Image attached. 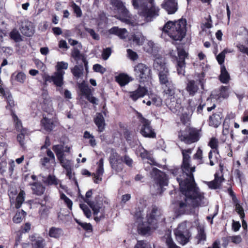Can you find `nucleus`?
Returning a JSON list of instances; mask_svg holds the SVG:
<instances>
[{"instance_id": "nucleus-46", "label": "nucleus", "mask_w": 248, "mask_h": 248, "mask_svg": "<svg viewBox=\"0 0 248 248\" xmlns=\"http://www.w3.org/2000/svg\"><path fill=\"white\" fill-rule=\"evenodd\" d=\"M213 153H214V152L212 151V150H210L208 153V158L210 161L209 165L211 166H213L216 163H217L218 161V158L217 155V154H215L214 156Z\"/></svg>"}, {"instance_id": "nucleus-19", "label": "nucleus", "mask_w": 248, "mask_h": 248, "mask_svg": "<svg viewBox=\"0 0 248 248\" xmlns=\"http://www.w3.org/2000/svg\"><path fill=\"white\" fill-rule=\"evenodd\" d=\"M199 88L193 79L189 80L186 84V90L190 96H194L198 92Z\"/></svg>"}, {"instance_id": "nucleus-8", "label": "nucleus", "mask_w": 248, "mask_h": 248, "mask_svg": "<svg viewBox=\"0 0 248 248\" xmlns=\"http://www.w3.org/2000/svg\"><path fill=\"white\" fill-rule=\"evenodd\" d=\"M138 118L140 122V133L144 138L155 139L156 133L151 125V122L144 118L141 113L138 112Z\"/></svg>"}, {"instance_id": "nucleus-23", "label": "nucleus", "mask_w": 248, "mask_h": 248, "mask_svg": "<svg viewBox=\"0 0 248 248\" xmlns=\"http://www.w3.org/2000/svg\"><path fill=\"white\" fill-rule=\"evenodd\" d=\"M30 185L33 193L37 195H42L45 191L46 188L41 182H33Z\"/></svg>"}, {"instance_id": "nucleus-16", "label": "nucleus", "mask_w": 248, "mask_h": 248, "mask_svg": "<svg viewBox=\"0 0 248 248\" xmlns=\"http://www.w3.org/2000/svg\"><path fill=\"white\" fill-rule=\"evenodd\" d=\"M223 118V113L221 111L213 112V114L209 117L207 120L208 125L210 126L217 128L221 124L222 119Z\"/></svg>"}, {"instance_id": "nucleus-56", "label": "nucleus", "mask_w": 248, "mask_h": 248, "mask_svg": "<svg viewBox=\"0 0 248 248\" xmlns=\"http://www.w3.org/2000/svg\"><path fill=\"white\" fill-rule=\"evenodd\" d=\"M80 207L84 212L85 216L87 218H90L92 216V213L90 209L89 208L88 206L84 203L80 204Z\"/></svg>"}, {"instance_id": "nucleus-15", "label": "nucleus", "mask_w": 248, "mask_h": 248, "mask_svg": "<svg viewBox=\"0 0 248 248\" xmlns=\"http://www.w3.org/2000/svg\"><path fill=\"white\" fill-rule=\"evenodd\" d=\"M161 7L164 9L169 15L175 14L178 9V4L177 0H164L161 4Z\"/></svg>"}, {"instance_id": "nucleus-25", "label": "nucleus", "mask_w": 248, "mask_h": 248, "mask_svg": "<svg viewBox=\"0 0 248 248\" xmlns=\"http://www.w3.org/2000/svg\"><path fill=\"white\" fill-rule=\"evenodd\" d=\"M108 32L110 34L118 36L121 39H124L127 30L124 28L120 29L118 27H113L108 30Z\"/></svg>"}, {"instance_id": "nucleus-43", "label": "nucleus", "mask_w": 248, "mask_h": 248, "mask_svg": "<svg viewBox=\"0 0 248 248\" xmlns=\"http://www.w3.org/2000/svg\"><path fill=\"white\" fill-rule=\"evenodd\" d=\"M133 7L136 9L141 10L147 3L144 0H132Z\"/></svg>"}, {"instance_id": "nucleus-61", "label": "nucleus", "mask_w": 248, "mask_h": 248, "mask_svg": "<svg viewBox=\"0 0 248 248\" xmlns=\"http://www.w3.org/2000/svg\"><path fill=\"white\" fill-rule=\"evenodd\" d=\"M181 123L184 125H186L190 122V118L186 112L182 113L180 117Z\"/></svg>"}, {"instance_id": "nucleus-52", "label": "nucleus", "mask_w": 248, "mask_h": 248, "mask_svg": "<svg viewBox=\"0 0 248 248\" xmlns=\"http://www.w3.org/2000/svg\"><path fill=\"white\" fill-rule=\"evenodd\" d=\"M26 131L24 130H22L20 133L18 134L17 136V140L19 142L21 147H24V140Z\"/></svg>"}, {"instance_id": "nucleus-44", "label": "nucleus", "mask_w": 248, "mask_h": 248, "mask_svg": "<svg viewBox=\"0 0 248 248\" xmlns=\"http://www.w3.org/2000/svg\"><path fill=\"white\" fill-rule=\"evenodd\" d=\"M122 14L124 17L120 18V19L123 22L132 26H134L135 25V20L133 19L129 16H128V12L126 14Z\"/></svg>"}, {"instance_id": "nucleus-50", "label": "nucleus", "mask_w": 248, "mask_h": 248, "mask_svg": "<svg viewBox=\"0 0 248 248\" xmlns=\"http://www.w3.org/2000/svg\"><path fill=\"white\" fill-rule=\"evenodd\" d=\"M228 91V88L227 87L221 86L220 88V93L218 94V98H227L229 95Z\"/></svg>"}, {"instance_id": "nucleus-4", "label": "nucleus", "mask_w": 248, "mask_h": 248, "mask_svg": "<svg viewBox=\"0 0 248 248\" xmlns=\"http://www.w3.org/2000/svg\"><path fill=\"white\" fill-rule=\"evenodd\" d=\"M162 215L161 211L155 205H152L149 213L146 215V222H142L138 226V233L142 235L150 234L152 229H156L157 228L158 220Z\"/></svg>"}, {"instance_id": "nucleus-48", "label": "nucleus", "mask_w": 248, "mask_h": 248, "mask_svg": "<svg viewBox=\"0 0 248 248\" xmlns=\"http://www.w3.org/2000/svg\"><path fill=\"white\" fill-rule=\"evenodd\" d=\"M60 198L61 199L64 201V202L66 205L67 208L71 210L73 206L72 201L63 193L61 194Z\"/></svg>"}, {"instance_id": "nucleus-17", "label": "nucleus", "mask_w": 248, "mask_h": 248, "mask_svg": "<svg viewBox=\"0 0 248 248\" xmlns=\"http://www.w3.org/2000/svg\"><path fill=\"white\" fill-rule=\"evenodd\" d=\"M148 93V91L147 87L139 85L135 91L129 92V97L133 101H136L139 98L144 97Z\"/></svg>"}, {"instance_id": "nucleus-13", "label": "nucleus", "mask_w": 248, "mask_h": 248, "mask_svg": "<svg viewBox=\"0 0 248 248\" xmlns=\"http://www.w3.org/2000/svg\"><path fill=\"white\" fill-rule=\"evenodd\" d=\"M63 76L64 75L55 72L53 76L45 75L43 76V80L45 84H46L47 82H52L56 87H62L64 84Z\"/></svg>"}, {"instance_id": "nucleus-30", "label": "nucleus", "mask_w": 248, "mask_h": 248, "mask_svg": "<svg viewBox=\"0 0 248 248\" xmlns=\"http://www.w3.org/2000/svg\"><path fill=\"white\" fill-rule=\"evenodd\" d=\"M71 73L74 77L79 78L83 75L84 68L82 64L75 65L71 69Z\"/></svg>"}, {"instance_id": "nucleus-59", "label": "nucleus", "mask_w": 248, "mask_h": 248, "mask_svg": "<svg viewBox=\"0 0 248 248\" xmlns=\"http://www.w3.org/2000/svg\"><path fill=\"white\" fill-rule=\"evenodd\" d=\"M74 13L76 15L77 17H80L82 16V11L79 6L73 2L72 4Z\"/></svg>"}, {"instance_id": "nucleus-3", "label": "nucleus", "mask_w": 248, "mask_h": 248, "mask_svg": "<svg viewBox=\"0 0 248 248\" xmlns=\"http://www.w3.org/2000/svg\"><path fill=\"white\" fill-rule=\"evenodd\" d=\"M187 21L182 18L177 21H168L163 26L162 31L174 41H182L187 31Z\"/></svg>"}, {"instance_id": "nucleus-7", "label": "nucleus", "mask_w": 248, "mask_h": 248, "mask_svg": "<svg viewBox=\"0 0 248 248\" xmlns=\"http://www.w3.org/2000/svg\"><path fill=\"white\" fill-rule=\"evenodd\" d=\"M52 149L55 152L61 166L66 170V176L69 179H71L72 177L71 163L70 160L64 158L63 145L62 144L54 145L52 146Z\"/></svg>"}, {"instance_id": "nucleus-31", "label": "nucleus", "mask_w": 248, "mask_h": 248, "mask_svg": "<svg viewBox=\"0 0 248 248\" xmlns=\"http://www.w3.org/2000/svg\"><path fill=\"white\" fill-rule=\"evenodd\" d=\"M9 37L11 40L15 42H20L23 41L22 36L19 31L16 28L13 29L9 33Z\"/></svg>"}, {"instance_id": "nucleus-45", "label": "nucleus", "mask_w": 248, "mask_h": 248, "mask_svg": "<svg viewBox=\"0 0 248 248\" xmlns=\"http://www.w3.org/2000/svg\"><path fill=\"white\" fill-rule=\"evenodd\" d=\"M98 167L96 169V172L95 173H93V174H95L98 176H102L104 173V159L103 158H101L99 162L97 163Z\"/></svg>"}, {"instance_id": "nucleus-41", "label": "nucleus", "mask_w": 248, "mask_h": 248, "mask_svg": "<svg viewBox=\"0 0 248 248\" xmlns=\"http://www.w3.org/2000/svg\"><path fill=\"white\" fill-rule=\"evenodd\" d=\"M186 62H182L177 60V73L179 75H185V68H186Z\"/></svg>"}, {"instance_id": "nucleus-55", "label": "nucleus", "mask_w": 248, "mask_h": 248, "mask_svg": "<svg viewBox=\"0 0 248 248\" xmlns=\"http://www.w3.org/2000/svg\"><path fill=\"white\" fill-rule=\"evenodd\" d=\"M26 78V76L23 72H18L15 78V80L20 83H24Z\"/></svg>"}, {"instance_id": "nucleus-58", "label": "nucleus", "mask_w": 248, "mask_h": 248, "mask_svg": "<svg viewBox=\"0 0 248 248\" xmlns=\"http://www.w3.org/2000/svg\"><path fill=\"white\" fill-rule=\"evenodd\" d=\"M221 183V181H220L219 182H217V178H216V179H214V180H213L212 181L208 182L207 184L208 187L210 188L213 189H217L219 187Z\"/></svg>"}, {"instance_id": "nucleus-29", "label": "nucleus", "mask_w": 248, "mask_h": 248, "mask_svg": "<svg viewBox=\"0 0 248 248\" xmlns=\"http://www.w3.org/2000/svg\"><path fill=\"white\" fill-rule=\"evenodd\" d=\"M116 81L119 83L120 86H124L129 82V77L125 74H120L116 77Z\"/></svg>"}, {"instance_id": "nucleus-39", "label": "nucleus", "mask_w": 248, "mask_h": 248, "mask_svg": "<svg viewBox=\"0 0 248 248\" xmlns=\"http://www.w3.org/2000/svg\"><path fill=\"white\" fill-rule=\"evenodd\" d=\"M198 240V243H200L202 241H205L206 239V235L203 227H200L198 229V234L196 236Z\"/></svg>"}, {"instance_id": "nucleus-38", "label": "nucleus", "mask_w": 248, "mask_h": 248, "mask_svg": "<svg viewBox=\"0 0 248 248\" xmlns=\"http://www.w3.org/2000/svg\"><path fill=\"white\" fill-rule=\"evenodd\" d=\"M62 232V230L61 228L52 227L49 229V235L51 237L58 238L60 237Z\"/></svg>"}, {"instance_id": "nucleus-35", "label": "nucleus", "mask_w": 248, "mask_h": 248, "mask_svg": "<svg viewBox=\"0 0 248 248\" xmlns=\"http://www.w3.org/2000/svg\"><path fill=\"white\" fill-rule=\"evenodd\" d=\"M68 67V63L66 62L62 61L58 62L55 66L56 71L55 72L57 73H60L62 75H64L65 72L63 70H66Z\"/></svg>"}, {"instance_id": "nucleus-51", "label": "nucleus", "mask_w": 248, "mask_h": 248, "mask_svg": "<svg viewBox=\"0 0 248 248\" xmlns=\"http://www.w3.org/2000/svg\"><path fill=\"white\" fill-rule=\"evenodd\" d=\"M76 222L86 231L91 232L93 231V227L91 223L86 222L83 223L78 219H76Z\"/></svg>"}, {"instance_id": "nucleus-47", "label": "nucleus", "mask_w": 248, "mask_h": 248, "mask_svg": "<svg viewBox=\"0 0 248 248\" xmlns=\"http://www.w3.org/2000/svg\"><path fill=\"white\" fill-rule=\"evenodd\" d=\"M178 59V61L185 62V59L188 56V53L184 48H177Z\"/></svg>"}, {"instance_id": "nucleus-49", "label": "nucleus", "mask_w": 248, "mask_h": 248, "mask_svg": "<svg viewBox=\"0 0 248 248\" xmlns=\"http://www.w3.org/2000/svg\"><path fill=\"white\" fill-rule=\"evenodd\" d=\"M227 52V50L225 49L216 57L217 60L218 64L220 65V66L225 65L224 62L225 58V54Z\"/></svg>"}, {"instance_id": "nucleus-37", "label": "nucleus", "mask_w": 248, "mask_h": 248, "mask_svg": "<svg viewBox=\"0 0 248 248\" xmlns=\"http://www.w3.org/2000/svg\"><path fill=\"white\" fill-rule=\"evenodd\" d=\"M32 248H44L45 246V240L41 237L37 239L31 240Z\"/></svg>"}, {"instance_id": "nucleus-14", "label": "nucleus", "mask_w": 248, "mask_h": 248, "mask_svg": "<svg viewBox=\"0 0 248 248\" xmlns=\"http://www.w3.org/2000/svg\"><path fill=\"white\" fill-rule=\"evenodd\" d=\"M48 200L47 196L44 197L43 200L36 199L32 201V203H38L41 205L39 209V214L41 218H46L47 217L49 214V209L46 205V202Z\"/></svg>"}, {"instance_id": "nucleus-33", "label": "nucleus", "mask_w": 248, "mask_h": 248, "mask_svg": "<svg viewBox=\"0 0 248 248\" xmlns=\"http://www.w3.org/2000/svg\"><path fill=\"white\" fill-rule=\"evenodd\" d=\"M196 81L198 82V84L200 85L201 88L202 90H204V85L206 83V79L205 78V73L202 71L196 75Z\"/></svg>"}, {"instance_id": "nucleus-28", "label": "nucleus", "mask_w": 248, "mask_h": 248, "mask_svg": "<svg viewBox=\"0 0 248 248\" xmlns=\"http://www.w3.org/2000/svg\"><path fill=\"white\" fill-rule=\"evenodd\" d=\"M26 194L23 190H20L16 199L15 208L19 209L24 202Z\"/></svg>"}, {"instance_id": "nucleus-63", "label": "nucleus", "mask_w": 248, "mask_h": 248, "mask_svg": "<svg viewBox=\"0 0 248 248\" xmlns=\"http://www.w3.org/2000/svg\"><path fill=\"white\" fill-rule=\"evenodd\" d=\"M85 30L90 34L93 39L96 40H99L100 37L99 35L95 32L94 30L89 28H85Z\"/></svg>"}, {"instance_id": "nucleus-62", "label": "nucleus", "mask_w": 248, "mask_h": 248, "mask_svg": "<svg viewBox=\"0 0 248 248\" xmlns=\"http://www.w3.org/2000/svg\"><path fill=\"white\" fill-rule=\"evenodd\" d=\"M132 132L125 128L123 131V135L127 141H130L132 140Z\"/></svg>"}, {"instance_id": "nucleus-42", "label": "nucleus", "mask_w": 248, "mask_h": 248, "mask_svg": "<svg viewBox=\"0 0 248 248\" xmlns=\"http://www.w3.org/2000/svg\"><path fill=\"white\" fill-rule=\"evenodd\" d=\"M78 88L81 93L84 94L85 97L86 95H89V94L91 93V89L88 88V85L84 81L79 84Z\"/></svg>"}, {"instance_id": "nucleus-27", "label": "nucleus", "mask_w": 248, "mask_h": 248, "mask_svg": "<svg viewBox=\"0 0 248 248\" xmlns=\"http://www.w3.org/2000/svg\"><path fill=\"white\" fill-rule=\"evenodd\" d=\"M208 145L211 148V150L214 152L215 154L219 155V141L216 137H212L208 143Z\"/></svg>"}, {"instance_id": "nucleus-64", "label": "nucleus", "mask_w": 248, "mask_h": 248, "mask_svg": "<svg viewBox=\"0 0 248 248\" xmlns=\"http://www.w3.org/2000/svg\"><path fill=\"white\" fill-rule=\"evenodd\" d=\"M134 248H150V247L144 241L138 240Z\"/></svg>"}, {"instance_id": "nucleus-5", "label": "nucleus", "mask_w": 248, "mask_h": 248, "mask_svg": "<svg viewBox=\"0 0 248 248\" xmlns=\"http://www.w3.org/2000/svg\"><path fill=\"white\" fill-rule=\"evenodd\" d=\"M201 130L193 127L186 126L184 130L178 132L179 140L189 145L198 141L201 137Z\"/></svg>"}, {"instance_id": "nucleus-11", "label": "nucleus", "mask_w": 248, "mask_h": 248, "mask_svg": "<svg viewBox=\"0 0 248 248\" xmlns=\"http://www.w3.org/2000/svg\"><path fill=\"white\" fill-rule=\"evenodd\" d=\"M122 156L112 150L109 157V162L111 168L116 172H121L124 169Z\"/></svg>"}, {"instance_id": "nucleus-20", "label": "nucleus", "mask_w": 248, "mask_h": 248, "mask_svg": "<svg viewBox=\"0 0 248 248\" xmlns=\"http://www.w3.org/2000/svg\"><path fill=\"white\" fill-rule=\"evenodd\" d=\"M94 123L97 127V131L102 132L105 128V121L103 115L101 113H97L96 117L94 118Z\"/></svg>"}, {"instance_id": "nucleus-22", "label": "nucleus", "mask_w": 248, "mask_h": 248, "mask_svg": "<svg viewBox=\"0 0 248 248\" xmlns=\"http://www.w3.org/2000/svg\"><path fill=\"white\" fill-rule=\"evenodd\" d=\"M71 56L76 61L81 60L85 67L86 68L88 65V62L85 55L83 54H81L80 51L76 47H74L71 52Z\"/></svg>"}, {"instance_id": "nucleus-12", "label": "nucleus", "mask_w": 248, "mask_h": 248, "mask_svg": "<svg viewBox=\"0 0 248 248\" xmlns=\"http://www.w3.org/2000/svg\"><path fill=\"white\" fill-rule=\"evenodd\" d=\"M152 174L154 176L155 183L160 188L168 186L169 180L165 172L156 168H154L152 170Z\"/></svg>"}, {"instance_id": "nucleus-32", "label": "nucleus", "mask_w": 248, "mask_h": 248, "mask_svg": "<svg viewBox=\"0 0 248 248\" xmlns=\"http://www.w3.org/2000/svg\"><path fill=\"white\" fill-rule=\"evenodd\" d=\"M27 215V213L23 210L17 211L13 218V221L15 223H20Z\"/></svg>"}, {"instance_id": "nucleus-2", "label": "nucleus", "mask_w": 248, "mask_h": 248, "mask_svg": "<svg viewBox=\"0 0 248 248\" xmlns=\"http://www.w3.org/2000/svg\"><path fill=\"white\" fill-rule=\"evenodd\" d=\"M155 69L157 72L159 84L162 90V94L166 97V103L170 108L173 107V104L171 103L175 102V94L176 87L170 76V70L166 63L163 61H159L154 64Z\"/></svg>"}, {"instance_id": "nucleus-36", "label": "nucleus", "mask_w": 248, "mask_h": 248, "mask_svg": "<svg viewBox=\"0 0 248 248\" xmlns=\"http://www.w3.org/2000/svg\"><path fill=\"white\" fill-rule=\"evenodd\" d=\"M86 203L93 211V215H97L100 212V210L101 209L100 204L97 202H95L94 201H88L86 202Z\"/></svg>"}, {"instance_id": "nucleus-6", "label": "nucleus", "mask_w": 248, "mask_h": 248, "mask_svg": "<svg viewBox=\"0 0 248 248\" xmlns=\"http://www.w3.org/2000/svg\"><path fill=\"white\" fill-rule=\"evenodd\" d=\"M136 78L144 84H148L152 79V70L150 67L142 63H139L134 67Z\"/></svg>"}, {"instance_id": "nucleus-24", "label": "nucleus", "mask_w": 248, "mask_h": 248, "mask_svg": "<svg viewBox=\"0 0 248 248\" xmlns=\"http://www.w3.org/2000/svg\"><path fill=\"white\" fill-rule=\"evenodd\" d=\"M132 40L137 45L141 46L144 42L145 38L141 32L137 31L132 34Z\"/></svg>"}, {"instance_id": "nucleus-40", "label": "nucleus", "mask_w": 248, "mask_h": 248, "mask_svg": "<svg viewBox=\"0 0 248 248\" xmlns=\"http://www.w3.org/2000/svg\"><path fill=\"white\" fill-rule=\"evenodd\" d=\"M193 159L197 160L198 164H202L204 163L203 160V152L200 147H199L196 153L193 155Z\"/></svg>"}, {"instance_id": "nucleus-1", "label": "nucleus", "mask_w": 248, "mask_h": 248, "mask_svg": "<svg viewBox=\"0 0 248 248\" xmlns=\"http://www.w3.org/2000/svg\"><path fill=\"white\" fill-rule=\"evenodd\" d=\"M193 149H182L183 160L181 164L182 174L177 176L176 179L180 186V191L185 196L184 201H179L178 206L183 209L187 206L194 208L204 206L205 198L204 193L201 192L195 181L193 173L196 167L190 164V154Z\"/></svg>"}, {"instance_id": "nucleus-21", "label": "nucleus", "mask_w": 248, "mask_h": 248, "mask_svg": "<svg viewBox=\"0 0 248 248\" xmlns=\"http://www.w3.org/2000/svg\"><path fill=\"white\" fill-rule=\"evenodd\" d=\"M110 4L114 9L120 12L122 14H126L128 10L121 0H109Z\"/></svg>"}, {"instance_id": "nucleus-60", "label": "nucleus", "mask_w": 248, "mask_h": 248, "mask_svg": "<svg viewBox=\"0 0 248 248\" xmlns=\"http://www.w3.org/2000/svg\"><path fill=\"white\" fill-rule=\"evenodd\" d=\"M166 244L168 247V248H177V246L173 241L170 235L167 236L166 240Z\"/></svg>"}, {"instance_id": "nucleus-18", "label": "nucleus", "mask_w": 248, "mask_h": 248, "mask_svg": "<svg viewBox=\"0 0 248 248\" xmlns=\"http://www.w3.org/2000/svg\"><path fill=\"white\" fill-rule=\"evenodd\" d=\"M40 125L42 128L48 133L51 132L55 126L53 120L47 118L46 116H43V118L41 119Z\"/></svg>"}, {"instance_id": "nucleus-9", "label": "nucleus", "mask_w": 248, "mask_h": 248, "mask_svg": "<svg viewBox=\"0 0 248 248\" xmlns=\"http://www.w3.org/2000/svg\"><path fill=\"white\" fill-rule=\"evenodd\" d=\"M177 241L181 245H184L188 243L191 234L185 225H180L174 231Z\"/></svg>"}, {"instance_id": "nucleus-26", "label": "nucleus", "mask_w": 248, "mask_h": 248, "mask_svg": "<svg viewBox=\"0 0 248 248\" xmlns=\"http://www.w3.org/2000/svg\"><path fill=\"white\" fill-rule=\"evenodd\" d=\"M219 79L221 83L225 84L227 83L230 79V74L225 65L220 66V74Z\"/></svg>"}, {"instance_id": "nucleus-10", "label": "nucleus", "mask_w": 248, "mask_h": 248, "mask_svg": "<svg viewBox=\"0 0 248 248\" xmlns=\"http://www.w3.org/2000/svg\"><path fill=\"white\" fill-rule=\"evenodd\" d=\"M151 4L150 8L148 7L147 4L140 11L139 14L140 16L144 17L146 21H151L153 18L158 16L159 9L156 7L154 2Z\"/></svg>"}, {"instance_id": "nucleus-54", "label": "nucleus", "mask_w": 248, "mask_h": 248, "mask_svg": "<svg viewBox=\"0 0 248 248\" xmlns=\"http://www.w3.org/2000/svg\"><path fill=\"white\" fill-rule=\"evenodd\" d=\"M31 229V224L29 222L25 223L20 227V229L17 231L21 232V234L29 232Z\"/></svg>"}, {"instance_id": "nucleus-34", "label": "nucleus", "mask_w": 248, "mask_h": 248, "mask_svg": "<svg viewBox=\"0 0 248 248\" xmlns=\"http://www.w3.org/2000/svg\"><path fill=\"white\" fill-rule=\"evenodd\" d=\"M44 182L47 186L54 185L57 186L59 184L60 180L55 175L49 174Z\"/></svg>"}, {"instance_id": "nucleus-53", "label": "nucleus", "mask_w": 248, "mask_h": 248, "mask_svg": "<svg viewBox=\"0 0 248 248\" xmlns=\"http://www.w3.org/2000/svg\"><path fill=\"white\" fill-rule=\"evenodd\" d=\"M123 162H124L126 165L129 168H132L133 166V160L128 155H125L122 156Z\"/></svg>"}, {"instance_id": "nucleus-57", "label": "nucleus", "mask_w": 248, "mask_h": 248, "mask_svg": "<svg viewBox=\"0 0 248 248\" xmlns=\"http://www.w3.org/2000/svg\"><path fill=\"white\" fill-rule=\"evenodd\" d=\"M7 103L6 109H9L10 111L14 110L13 108L15 107V102L11 94H9V96L7 98Z\"/></svg>"}]
</instances>
